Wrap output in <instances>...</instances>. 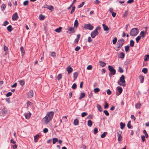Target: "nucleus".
I'll use <instances>...</instances> for the list:
<instances>
[{
	"label": "nucleus",
	"instance_id": "20e7f679",
	"mask_svg": "<svg viewBox=\"0 0 149 149\" xmlns=\"http://www.w3.org/2000/svg\"><path fill=\"white\" fill-rule=\"evenodd\" d=\"M139 32V30L137 28H134L131 30L130 34L131 36H135L137 35Z\"/></svg>",
	"mask_w": 149,
	"mask_h": 149
},
{
	"label": "nucleus",
	"instance_id": "79ce46f5",
	"mask_svg": "<svg viewBox=\"0 0 149 149\" xmlns=\"http://www.w3.org/2000/svg\"><path fill=\"white\" fill-rule=\"evenodd\" d=\"M84 4V2H82V3L79 5H78L77 6V8H80L82 7Z\"/></svg>",
	"mask_w": 149,
	"mask_h": 149
},
{
	"label": "nucleus",
	"instance_id": "0eeeda50",
	"mask_svg": "<svg viewBox=\"0 0 149 149\" xmlns=\"http://www.w3.org/2000/svg\"><path fill=\"white\" fill-rule=\"evenodd\" d=\"M84 29H86L91 30H93L94 28L93 26L90 24H84Z\"/></svg>",
	"mask_w": 149,
	"mask_h": 149
},
{
	"label": "nucleus",
	"instance_id": "4c0bfd02",
	"mask_svg": "<svg viewBox=\"0 0 149 149\" xmlns=\"http://www.w3.org/2000/svg\"><path fill=\"white\" fill-rule=\"evenodd\" d=\"M6 7V5L5 4H3L1 6V8L2 10L3 11L5 10Z\"/></svg>",
	"mask_w": 149,
	"mask_h": 149
},
{
	"label": "nucleus",
	"instance_id": "f8f14e48",
	"mask_svg": "<svg viewBox=\"0 0 149 149\" xmlns=\"http://www.w3.org/2000/svg\"><path fill=\"white\" fill-rule=\"evenodd\" d=\"M18 17L17 13H15L13 15L12 19L13 20H15L17 19Z\"/></svg>",
	"mask_w": 149,
	"mask_h": 149
},
{
	"label": "nucleus",
	"instance_id": "b1692460",
	"mask_svg": "<svg viewBox=\"0 0 149 149\" xmlns=\"http://www.w3.org/2000/svg\"><path fill=\"white\" fill-rule=\"evenodd\" d=\"M20 50L22 53V56H23L24 54V50L23 47H21L20 48Z\"/></svg>",
	"mask_w": 149,
	"mask_h": 149
},
{
	"label": "nucleus",
	"instance_id": "338daca9",
	"mask_svg": "<svg viewBox=\"0 0 149 149\" xmlns=\"http://www.w3.org/2000/svg\"><path fill=\"white\" fill-rule=\"evenodd\" d=\"M48 129L47 128H45L43 130L44 133H46L48 132Z\"/></svg>",
	"mask_w": 149,
	"mask_h": 149
},
{
	"label": "nucleus",
	"instance_id": "c85d7f7f",
	"mask_svg": "<svg viewBox=\"0 0 149 149\" xmlns=\"http://www.w3.org/2000/svg\"><path fill=\"white\" fill-rule=\"evenodd\" d=\"M120 128L121 129H123L125 127V124L122 122H121L120 123Z\"/></svg>",
	"mask_w": 149,
	"mask_h": 149
},
{
	"label": "nucleus",
	"instance_id": "ea45409f",
	"mask_svg": "<svg viewBox=\"0 0 149 149\" xmlns=\"http://www.w3.org/2000/svg\"><path fill=\"white\" fill-rule=\"evenodd\" d=\"M117 39L116 37H115L113 39V40L112 42L113 43V44H115L117 41Z\"/></svg>",
	"mask_w": 149,
	"mask_h": 149
},
{
	"label": "nucleus",
	"instance_id": "6ab92c4d",
	"mask_svg": "<svg viewBox=\"0 0 149 149\" xmlns=\"http://www.w3.org/2000/svg\"><path fill=\"white\" fill-rule=\"evenodd\" d=\"M141 105V104H140L139 102H138L137 104H136L135 105V108L137 109H140V107Z\"/></svg>",
	"mask_w": 149,
	"mask_h": 149
},
{
	"label": "nucleus",
	"instance_id": "5fc2aeb1",
	"mask_svg": "<svg viewBox=\"0 0 149 149\" xmlns=\"http://www.w3.org/2000/svg\"><path fill=\"white\" fill-rule=\"evenodd\" d=\"M9 23V22L7 21H5L3 23V25L6 26Z\"/></svg>",
	"mask_w": 149,
	"mask_h": 149
},
{
	"label": "nucleus",
	"instance_id": "f3484780",
	"mask_svg": "<svg viewBox=\"0 0 149 149\" xmlns=\"http://www.w3.org/2000/svg\"><path fill=\"white\" fill-rule=\"evenodd\" d=\"M99 63H100V66L102 67L105 66L106 65L105 63H104V62L102 61H100Z\"/></svg>",
	"mask_w": 149,
	"mask_h": 149
},
{
	"label": "nucleus",
	"instance_id": "aec40b11",
	"mask_svg": "<svg viewBox=\"0 0 149 149\" xmlns=\"http://www.w3.org/2000/svg\"><path fill=\"white\" fill-rule=\"evenodd\" d=\"M139 79L140 80L141 83H143L144 80V77L142 75H140L139 77Z\"/></svg>",
	"mask_w": 149,
	"mask_h": 149
},
{
	"label": "nucleus",
	"instance_id": "bb28decb",
	"mask_svg": "<svg viewBox=\"0 0 149 149\" xmlns=\"http://www.w3.org/2000/svg\"><path fill=\"white\" fill-rule=\"evenodd\" d=\"M45 18V17L42 15H40L39 16V19L40 20H44Z\"/></svg>",
	"mask_w": 149,
	"mask_h": 149
},
{
	"label": "nucleus",
	"instance_id": "a19ab883",
	"mask_svg": "<svg viewBox=\"0 0 149 149\" xmlns=\"http://www.w3.org/2000/svg\"><path fill=\"white\" fill-rule=\"evenodd\" d=\"M125 50L126 52H127L129 50L130 47L128 45H127V46H125Z\"/></svg>",
	"mask_w": 149,
	"mask_h": 149
},
{
	"label": "nucleus",
	"instance_id": "8fccbe9b",
	"mask_svg": "<svg viewBox=\"0 0 149 149\" xmlns=\"http://www.w3.org/2000/svg\"><path fill=\"white\" fill-rule=\"evenodd\" d=\"M107 134V132H104L103 134H102L101 135V137L102 138H103L105 136L106 134Z\"/></svg>",
	"mask_w": 149,
	"mask_h": 149
},
{
	"label": "nucleus",
	"instance_id": "473e14b6",
	"mask_svg": "<svg viewBox=\"0 0 149 149\" xmlns=\"http://www.w3.org/2000/svg\"><path fill=\"white\" fill-rule=\"evenodd\" d=\"M58 141V139L56 138H54L53 139V143L54 144H55Z\"/></svg>",
	"mask_w": 149,
	"mask_h": 149
},
{
	"label": "nucleus",
	"instance_id": "72a5a7b5",
	"mask_svg": "<svg viewBox=\"0 0 149 149\" xmlns=\"http://www.w3.org/2000/svg\"><path fill=\"white\" fill-rule=\"evenodd\" d=\"M74 123L75 125H77L79 124V120L77 119H75L74 120Z\"/></svg>",
	"mask_w": 149,
	"mask_h": 149
},
{
	"label": "nucleus",
	"instance_id": "393cba45",
	"mask_svg": "<svg viewBox=\"0 0 149 149\" xmlns=\"http://www.w3.org/2000/svg\"><path fill=\"white\" fill-rule=\"evenodd\" d=\"M78 25V21L76 19L74 23V26L75 27H77Z\"/></svg>",
	"mask_w": 149,
	"mask_h": 149
},
{
	"label": "nucleus",
	"instance_id": "49530a36",
	"mask_svg": "<svg viewBox=\"0 0 149 149\" xmlns=\"http://www.w3.org/2000/svg\"><path fill=\"white\" fill-rule=\"evenodd\" d=\"M118 71L121 73H122L123 72V69L120 67H119Z\"/></svg>",
	"mask_w": 149,
	"mask_h": 149
},
{
	"label": "nucleus",
	"instance_id": "0e129e2a",
	"mask_svg": "<svg viewBox=\"0 0 149 149\" xmlns=\"http://www.w3.org/2000/svg\"><path fill=\"white\" fill-rule=\"evenodd\" d=\"M98 132L97 129L96 128H95L94 129V134H96Z\"/></svg>",
	"mask_w": 149,
	"mask_h": 149
},
{
	"label": "nucleus",
	"instance_id": "603ef678",
	"mask_svg": "<svg viewBox=\"0 0 149 149\" xmlns=\"http://www.w3.org/2000/svg\"><path fill=\"white\" fill-rule=\"evenodd\" d=\"M86 68L88 70H91L92 69V66L91 65H89Z\"/></svg>",
	"mask_w": 149,
	"mask_h": 149
},
{
	"label": "nucleus",
	"instance_id": "774afa93",
	"mask_svg": "<svg viewBox=\"0 0 149 149\" xmlns=\"http://www.w3.org/2000/svg\"><path fill=\"white\" fill-rule=\"evenodd\" d=\"M100 3V2L98 0H96L95 2L94 3L95 4H98Z\"/></svg>",
	"mask_w": 149,
	"mask_h": 149
},
{
	"label": "nucleus",
	"instance_id": "3c124183",
	"mask_svg": "<svg viewBox=\"0 0 149 149\" xmlns=\"http://www.w3.org/2000/svg\"><path fill=\"white\" fill-rule=\"evenodd\" d=\"M87 113H86L85 112H83L81 113V116L82 117H85L86 115H87Z\"/></svg>",
	"mask_w": 149,
	"mask_h": 149
},
{
	"label": "nucleus",
	"instance_id": "f03ea898",
	"mask_svg": "<svg viewBox=\"0 0 149 149\" xmlns=\"http://www.w3.org/2000/svg\"><path fill=\"white\" fill-rule=\"evenodd\" d=\"M125 77L123 75H122L118 80V83L120 86H126V82L125 80Z\"/></svg>",
	"mask_w": 149,
	"mask_h": 149
},
{
	"label": "nucleus",
	"instance_id": "cd10ccee",
	"mask_svg": "<svg viewBox=\"0 0 149 149\" xmlns=\"http://www.w3.org/2000/svg\"><path fill=\"white\" fill-rule=\"evenodd\" d=\"M125 54L123 52L120 53L119 55V57L122 58H124Z\"/></svg>",
	"mask_w": 149,
	"mask_h": 149
},
{
	"label": "nucleus",
	"instance_id": "09e8293b",
	"mask_svg": "<svg viewBox=\"0 0 149 149\" xmlns=\"http://www.w3.org/2000/svg\"><path fill=\"white\" fill-rule=\"evenodd\" d=\"M77 88V85L76 84H74L72 86V88L73 89H75Z\"/></svg>",
	"mask_w": 149,
	"mask_h": 149
},
{
	"label": "nucleus",
	"instance_id": "6e6d98bb",
	"mask_svg": "<svg viewBox=\"0 0 149 149\" xmlns=\"http://www.w3.org/2000/svg\"><path fill=\"white\" fill-rule=\"evenodd\" d=\"M75 8L74 6L72 7V10L70 12V13L71 14H72L74 12V11L75 10Z\"/></svg>",
	"mask_w": 149,
	"mask_h": 149
},
{
	"label": "nucleus",
	"instance_id": "39448f33",
	"mask_svg": "<svg viewBox=\"0 0 149 149\" xmlns=\"http://www.w3.org/2000/svg\"><path fill=\"white\" fill-rule=\"evenodd\" d=\"M125 40L121 38L119 40L117 43V48L118 49L121 48Z\"/></svg>",
	"mask_w": 149,
	"mask_h": 149
},
{
	"label": "nucleus",
	"instance_id": "5701e85b",
	"mask_svg": "<svg viewBox=\"0 0 149 149\" xmlns=\"http://www.w3.org/2000/svg\"><path fill=\"white\" fill-rule=\"evenodd\" d=\"M85 96V94L84 93H82L81 94L80 97L79 98V100H81V99L83 98Z\"/></svg>",
	"mask_w": 149,
	"mask_h": 149
},
{
	"label": "nucleus",
	"instance_id": "58836bf2",
	"mask_svg": "<svg viewBox=\"0 0 149 149\" xmlns=\"http://www.w3.org/2000/svg\"><path fill=\"white\" fill-rule=\"evenodd\" d=\"M149 58V55H146L144 57V61H146Z\"/></svg>",
	"mask_w": 149,
	"mask_h": 149
},
{
	"label": "nucleus",
	"instance_id": "a211bd4d",
	"mask_svg": "<svg viewBox=\"0 0 149 149\" xmlns=\"http://www.w3.org/2000/svg\"><path fill=\"white\" fill-rule=\"evenodd\" d=\"M97 107L99 111L101 112L102 111V108L100 105L97 104Z\"/></svg>",
	"mask_w": 149,
	"mask_h": 149
},
{
	"label": "nucleus",
	"instance_id": "a18cd8bd",
	"mask_svg": "<svg viewBox=\"0 0 149 149\" xmlns=\"http://www.w3.org/2000/svg\"><path fill=\"white\" fill-rule=\"evenodd\" d=\"M19 82L20 84L22 86H23L24 84V81L22 80H20L19 81Z\"/></svg>",
	"mask_w": 149,
	"mask_h": 149
},
{
	"label": "nucleus",
	"instance_id": "864d4df0",
	"mask_svg": "<svg viewBox=\"0 0 149 149\" xmlns=\"http://www.w3.org/2000/svg\"><path fill=\"white\" fill-rule=\"evenodd\" d=\"M104 113L107 116H109V113L107 110H105L104 111Z\"/></svg>",
	"mask_w": 149,
	"mask_h": 149
},
{
	"label": "nucleus",
	"instance_id": "c9c22d12",
	"mask_svg": "<svg viewBox=\"0 0 149 149\" xmlns=\"http://www.w3.org/2000/svg\"><path fill=\"white\" fill-rule=\"evenodd\" d=\"M142 72L144 74H146L148 72V70L146 68H143L142 70Z\"/></svg>",
	"mask_w": 149,
	"mask_h": 149
},
{
	"label": "nucleus",
	"instance_id": "de8ad7c7",
	"mask_svg": "<svg viewBox=\"0 0 149 149\" xmlns=\"http://www.w3.org/2000/svg\"><path fill=\"white\" fill-rule=\"evenodd\" d=\"M62 76L61 74H60L58 76L57 79L58 80H59L62 78Z\"/></svg>",
	"mask_w": 149,
	"mask_h": 149
},
{
	"label": "nucleus",
	"instance_id": "412c9836",
	"mask_svg": "<svg viewBox=\"0 0 149 149\" xmlns=\"http://www.w3.org/2000/svg\"><path fill=\"white\" fill-rule=\"evenodd\" d=\"M7 30L9 31V32H11L13 29H12V26L11 25H10L8 26L7 28Z\"/></svg>",
	"mask_w": 149,
	"mask_h": 149
},
{
	"label": "nucleus",
	"instance_id": "423d86ee",
	"mask_svg": "<svg viewBox=\"0 0 149 149\" xmlns=\"http://www.w3.org/2000/svg\"><path fill=\"white\" fill-rule=\"evenodd\" d=\"M109 69L110 71V73H109V75H114L116 72V70L113 68L111 65H109L108 66Z\"/></svg>",
	"mask_w": 149,
	"mask_h": 149
},
{
	"label": "nucleus",
	"instance_id": "7ed1b4c3",
	"mask_svg": "<svg viewBox=\"0 0 149 149\" xmlns=\"http://www.w3.org/2000/svg\"><path fill=\"white\" fill-rule=\"evenodd\" d=\"M101 28L99 26H97L95 29L91 33V36L92 38H94L99 33L98 32V30H100Z\"/></svg>",
	"mask_w": 149,
	"mask_h": 149
},
{
	"label": "nucleus",
	"instance_id": "4be33fe9",
	"mask_svg": "<svg viewBox=\"0 0 149 149\" xmlns=\"http://www.w3.org/2000/svg\"><path fill=\"white\" fill-rule=\"evenodd\" d=\"M62 27H59L58 28L56 29L55 30V31L57 33H60L61 31Z\"/></svg>",
	"mask_w": 149,
	"mask_h": 149
},
{
	"label": "nucleus",
	"instance_id": "4d7b16f0",
	"mask_svg": "<svg viewBox=\"0 0 149 149\" xmlns=\"http://www.w3.org/2000/svg\"><path fill=\"white\" fill-rule=\"evenodd\" d=\"M127 126L128 128H130L131 127V126L130 124V121H129L127 124Z\"/></svg>",
	"mask_w": 149,
	"mask_h": 149
},
{
	"label": "nucleus",
	"instance_id": "37998d69",
	"mask_svg": "<svg viewBox=\"0 0 149 149\" xmlns=\"http://www.w3.org/2000/svg\"><path fill=\"white\" fill-rule=\"evenodd\" d=\"M141 38V36H138L136 38V41L137 43H138L139 41V40H140Z\"/></svg>",
	"mask_w": 149,
	"mask_h": 149
},
{
	"label": "nucleus",
	"instance_id": "a878e982",
	"mask_svg": "<svg viewBox=\"0 0 149 149\" xmlns=\"http://www.w3.org/2000/svg\"><path fill=\"white\" fill-rule=\"evenodd\" d=\"M78 73L77 72H75L73 74V78L74 79H76L78 76Z\"/></svg>",
	"mask_w": 149,
	"mask_h": 149
},
{
	"label": "nucleus",
	"instance_id": "9b49d317",
	"mask_svg": "<svg viewBox=\"0 0 149 149\" xmlns=\"http://www.w3.org/2000/svg\"><path fill=\"white\" fill-rule=\"evenodd\" d=\"M33 93L32 90H31L28 93V96L29 98L32 97L33 96Z\"/></svg>",
	"mask_w": 149,
	"mask_h": 149
},
{
	"label": "nucleus",
	"instance_id": "680f3d73",
	"mask_svg": "<svg viewBox=\"0 0 149 149\" xmlns=\"http://www.w3.org/2000/svg\"><path fill=\"white\" fill-rule=\"evenodd\" d=\"M109 107V105L108 103L106 102H105V104L104 106V108L106 109L108 108Z\"/></svg>",
	"mask_w": 149,
	"mask_h": 149
},
{
	"label": "nucleus",
	"instance_id": "13d9d810",
	"mask_svg": "<svg viewBox=\"0 0 149 149\" xmlns=\"http://www.w3.org/2000/svg\"><path fill=\"white\" fill-rule=\"evenodd\" d=\"M28 0L24 1L23 3V5L24 6H26L28 4Z\"/></svg>",
	"mask_w": 149,
	"mask_h": 149
},
{
	"label": "nucleus",
	"instance_id": "1a4fd4ad",
	"mask_svg": "<svg viewBox=\"0 0 149 149\" xmlns=\"http://www.w3.org/2000/svg\"><path fill=\"white\" fill-rule=\"evenodd\" d=\"M31 113L30 112L26 113L24 114L25 118L26 119H29L31 117Z\"/></svg>",
	"mask_w": 149,
	"mask_h": 149
},
{
	"label": "nucleus",
	"instance_id": "e433bc0d",
	"mask_svg": "<svg viewBox=\"0 0 149 149\" xmlns=\"http://www.w3.org/2000/svg\"><path fill=\"white\" fill-rule=\"evenodd\" d=\"M143 133L145 134V136L146 137V138H148V135L147 133L146 130H144L143 131Z\"/></svg>",
	"mask_w": 149,
	"mask_h": 149
},
{
	"label": "nucleus",
	"instance_id": "f704fd0d",
	"mask_svg": "<svg viewBox=\"0 0 149 149\" xmlns=\"http://www.w3.org/2000/svg\"><path fill=\"white\" fill-rule=\"evenodd\" d=\"M100 91V89L98 88H96L94 89V91L95 93L98 92Z\"/></svg>",
	"mask_w": 149,
	"mask_h": 149
},
{
	"label": "nucleus",
	"instance_id": "f257e3e1",
	"mask_svg": "<svg viewBox=\"0 0 149 149\" xmlns=\"http://www.w3.org/2000/svg\"><path fill=\"white\" fill-rule=\"evenodd\" d=\"M54 115L53 111L48 112L46 116L42 119V123L44 125L47 124L52 119Z\"/></svg>",
	"mask_w": 149,
	"mask_h": 149
},
{
	"label": "nucleus",
	"instance_id": "9d476101",
	"mask_svg": "<svg viewBox=\"0 0 149 149\" xmlns=\"http://www.w3.org/2000/svg\"><path fill=\"white\" fill-rule=\"evenodd\" d=\"M66 70L68 72V73L69 74L73 71V69L70 66H68L66 69Z\"/></svg>",
	"mask_w": 149,
	"mask_h": 149
},
{
	"label": "nucleus",
	"instance_id": "69168bd1",
	"mask_svg": "<svg viewBox=\"0 0 149 149\" xmlns=\"http://www.w3.org/2000/svg\"><path fill=\"white\" fill-rule=\"evenodd\" d=\"M107 93L109 95H110L111 93V91L109 89L107 90Z\"/></svg>",
	"mask_w": 149,
	"mask_h": 149
},
{
	"label": "nucleus",
	"instance_id": "c03bdc74",
	"mask_svg": "<svg viewBox=\"0 0 149 149\" xmlns=\"http://www.w3.org/2000/svg\"><path fill=\"white\" fill-rule=\"evenodd\" d=\"M51 56L53 57H55L56 56V53L55 52H52L51 53Z\"/></svg>",
	"mask_w": 149,
	"mask_h": 149
},
{
	"label": "nucleus",
	"instance_id": "bf43d9fd",
	"mask_svg": "<svg viewBox=\"0 0 149 149\" xmlns=\"http://www.w3.org/2000/svg\"><path fill=\"white\" fill-rule=\"evenodd\" d=\"M141 138L143 142H144L145 141L146 139L145 138V136L143 135H142L141 136Z\"/></svg>",
	"mask_w": 149,
	"mask_h": 149
},
{
	"label": "nucleus",
	"instance_id": "2eb2a0df",
	"mask_svg": "<svg viewBox=\"0 0 149 149\" xmlns=\"http://www.w3.org/2000/svg\"><path fill=\"white\" fill-rule=\"evenodd\" d=\"M102 26L104 31H108L109 30V29L108 27L104 24H103Z\"/></svg>",
	"mask_w": 149,
	"mask_h": 149
},
{
	"label": "nucleus",
	"instance_id": "052dcab7",
	"mask_svg": "<svg viewBox=\"0 0 149 149\" xmlns=\"http://www.w3.org/2000/svg\"><path fill=\"white\" fill-rule=\"evenodd\" d=\"M12 94V93L11 92H9L7 93L6 95V96L7 97H8L10 96Z\"/></svg>",
	"mask_w": 149,
	"mask_h": 149
},
{
	"label": "nucleus",
	"instance_id": "c756f323",
	"mask_svg": "<svg viewBox=\"0 0 149 149\" xmlns=\"http://www.w3.org/2000/svg\"><path fill=\"white\" fill-rule=\"evenodd\" d=\"M92 125V121L91 120H88V125L89 127H91Z\"/></svg>",
	"mask_w": 149,
	"mask_h": 149
},
{
	"label": "nucleus",
	"instance_id": "2f4dec72",
	"mask_svg": "<svg viewBox=\"0 0 149 149\" xmlns=\"http://www.w3.org/2000/svg\"><path fill=\"white\" fill-rule=\"evenodd\" d=\"M146 31L144 32L143 31H142L140 33V35L142 36L143 38L145 36Z\"/></svg>",
	"mask_w": 149,
	"mask_h": 149
},
{
	"label": "nucleus",
	"instance_id": "6e6552de",
	"mask_svg": "<svg viewBox=\"0 0 149 149\" xmlns=\"http://www.w3.org/2000/svg\"><path fill=\"white\" fill-rule=\"evenodd\" d=\"M122 132H119L117 133L118 140V141H121L122 140V137L121 135Z\"/></svg>",
	"mask_w": 149,
	"mask_h": 149
},
{
	"label": "nucleus",
	"instance_id": "4468645a",
	"mask_svg": "<svg viewBox=\"0 0 149 149\" xmlns=\"http://www.w3.org/2000/svg\"><path fill=\"white\" fill-rule=\"evenodd\" d=\"M47 7H45V8H47L49 9V10H51V11H53L54 10V7L52 6H47Z\"/></svg>",
	"mask_w": 149,
	"mask_h": 149
},
{
	"label": "nucleus",
	"instance_id": "ddd939ff",
	"mask_svg": "<svg viewBox=\"0 0 149 149\" xmlns=\"http://www.w3.org/2000/svg\"><path fill=\"white\" fill-rule=\"evenodd\" d=\"M116 89L119 94H120L122 93L123 89L121 87L118 86L117 87Z\"/></svg>",
	"mask_w": 149,
	"mask_h": 149
},
{
	"label": "nucleus",
	"instance_id": "e2e57ef3",
	"mask_svg": "<svg viewBox=\"0 0 149 149\" xmlns=\"http://www.w3.org/2000/svg\"><path fill=\"white\" fill-rule=\"evenodd\" d=\"M32 104V103L30 101H28L27 102V108H28L30 105Z\"/></svg>",
	"mask_w": 149,
	"mask_h": 149
},
{
	"label": "nucleus",
	"instance_id": "7c9ffc66",
	"mask_svg": "<svg viewBox=\"0 0 149 149\" xmlns=\"http://www.w3.org/2000/svg\"><path fill=\"white\" fill-rule=\"evenodd\" d=\"M134 41L132 40H131L130 42V46L131 47H133L134 46Z\"/></svg>",
	"mask_w": 149,
	"mask_h": 149
},
{
	"label": "nucleus",
	"instance_id": "dca6fc26",
	"mask_svg": "<svg viewBox=\"0 0 149 149\" xmlns=\"http://www.w3.org/2000/svg\"><path fill=\"white\" fill-rule=\"evenodd\" d=\"M39 137V135L38 134H37L34 136V141L35 142L38 141V139Z\"/></svg>",
	"mask_w": 149,
	"mask_h": 149
}]
</instances>
